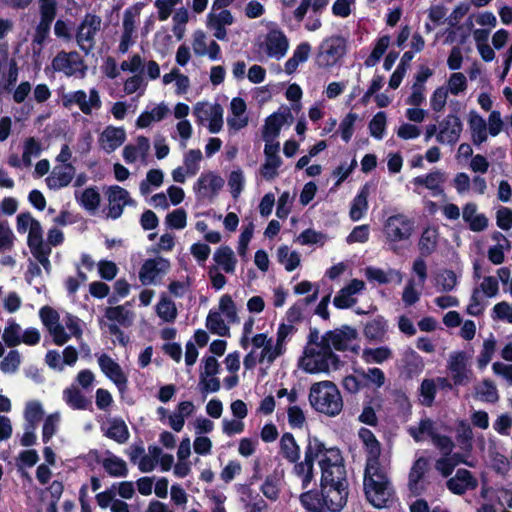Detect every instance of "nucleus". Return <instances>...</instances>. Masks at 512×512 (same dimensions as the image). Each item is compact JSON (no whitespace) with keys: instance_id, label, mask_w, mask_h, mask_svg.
<instances>
[{"instance_id":"f257e3e1","label":"nucleus","mask_w":512,"mask_h":512,"mask_svg":"<svg viewBox=\"0 0 512 512\" xmlns=\"http://www.w3.org/2000/svg\"><path fill=\"white\" fill-rule=\"evenodd\" d=\"M339 357L320 338L310 341L300 359V367L308 373H329L340 367Z\"/></svg>"},{"instance_id":"f03ea898","label":"nucleus","mask_w":512,"mask_h":512,"mask_svg":"<svg viewBox=\"0 0 512 512\" xmlns=\"http://www.w3.org/2000/svg\"><path fill=\"white\" fill-rule=\"evenodd\" d=\"M364 490L368 501L375 507L385 506L391 496V485L380 464H366Z\"/></svg>"},{"instance_id":"7ed1b4c3","label":"nucleus","mask_w":512,"mask_h":512,"mask_svg":"<svg viewBox=\"0 0 512 512\" xmlns=\"http://www.w3.org/2000/svg\"><path fill=\"white\" fill-rule=\"evenodd\" d=\"M311 406L328 416L338 415L343 408V400L337 386L331 381L312 384L309 392Z\"/></svg>"},{"instance_id":"20e7f679","label":"nucleus","mask_w":512,"mask_h":512,"mask_svg":"<svg viewBox=\"0 0 512 512\" xmlns=\"http://www.w3.org/2000/svg\"><path fill=\"white\" fill-rule=\"evenodd\" d=\"M415 231V221L404 213L389 216L383 225V233L390 249L397 252V243L410 239Z\"/></svg>"},{"instance_id":"39448f33","label":"nucleus","mask_w":512,"mask_h":512,"mask_svg":"<svg viewBox=\"0 0 512 512\" xmlns=\"http://www.w3.org/2000/svg\"><path fill=\"white\" fill-rule=\"evenodd\" d=\"M498 294V279L494 276H484L480 283L472 290L469 304L466 307L467 314L471 316L482 315L487 306V302L484 301V297L494 298Z\"/></svg>"},{"instance_id":"423d86ee","label":"nucleus","mask_w":512,"mask_h":512,"mask_svg":"<svg viewBox=\"0 0 512 512\" xmlns=\"http://www.w3.org/2000/svg\"><path fill=\"white\" fill-rule=\"evenodd\" d=\"M193 115L198 125L205 126L210 133H218L224 124V110L218 103L198 102L193 107Z\"/></svg>"},{"instance_id":"0eeeda50","label":"nucleus","mask_w":512,"mask_h":512,"mask_svg":"<svg viewBox=\"0 0 512 512\" xmlns=\"http://www.w3.org/2000/svg\"><path fill=\"white\" fill-rule=\"evenodd\" d=\"M346 53V40L341 36H331L320 44L315 63L319 68L336 65Z\"/></svg>"},{"instance_id":"6e6552de","label":"nucleus","mask_w":512,"mask_h":512,"mask_svg":"<svg viewBox=\"0 0 512 512\" xmlns=\"http://www.w3.org/2000/svg\"><path fill=\"white\" fill-rule=\"evenodd\" d=\"M60 101L64 108L71 109L73 106H78L82 113L91 115L93 109H100L102 102L97 89L92 88L89 90V96L84 90H77L73 92H62L60 94Z\"/></svg>"},{"instance_id":"1a4fd4ad","label":"nucleus","mask_w":512,"mask_h":512,"mask_svg":"<svg viewBox=\"0 0 512 512\" xmlns=\"http://www.w3.org/2000/svg\"><path fill=\"white\" fill-rule=\"evenodd\" d=\"M437 142L442 145H455L462 134L463 122L456 113H449L439 122Z\"/></svg>"},{"instance_id":"9d476101","label":"nucleus","mask_w":512,"mask_h":512,"mask_svg":"<svg viewBox=\"0 0 512 512\" xmlns=\"http://www.w3.org/2000/svg\"><path fill=\"white\" fill-rule=\"evenodd\" d=\"M348 484H321V501L325 511L339 512L346 504Z\"/></svg>"},{"instance_id":"9b49d317","label":"nucleus","mask_w":512,"mask_h":512,"mask_svg":"<svg viewBox=\"0 0 512 512\" xmlns=\"http://www.w3.org/2000/svg\"><path fill=\"white\" fill-rule=\"evenodd\" d=\"M467 366L468 358L465 352L458 351L450 354L447 368L455 385H466L470 382L472 371Z\"/></svg>"},{"instance_id":"f8f14e48","label":"nucleus","mask_w":512,"mask_h":512,"mask_svg":"<svg viewBox=\"0 0 512 512\" xmlns=\"http://www.w3.org/2000/svg\"><path fill=\"white\" fill-rule=\"evenodd\" d=\"M316 443H308L304 460L294 466V473L301 480L302 488H307L313 480V463L317 459L320 450Z\"/></svg>"},{"instance_id":"ddd939ff","label":"nucleus","mask_w":512,"mask_h":512,"mask_svg":"<svg viewBox=\"0 0 512 512\" xmlns=\"http://www.w3.org/2000/svg\"><path fill=\"white\" fill-rule=\"evenodd\" d=\"M357 337V331L350 326H343L340 329L328 331L321 336V339L332 350L344 351Z\"/></svg>"},{"instance_id":"4468645a","label":"nucleus","mask_w":512,"mask_h":512,"mask_svg":"<svg viewBox=\"0 0 512 512\" xmlns=\"http://www.w3.org/2000/svg\"><path fill=\"white\" fill-rule=\"evenodd\" d=\"M107 198V217L111 219H118L122 215L124 207L132 202L129 192L118 185H113L108 188Z\"/></svg>"},{"instance_id":"2eb2a0df","label":"nucleus","mask_w":512,"mask_h":512,"mask_svg":"<svg viewBox=\"0 0 512 512\" xmlns=\"http://www.w3.org/2000/svg\"><path fill=\"white\" fill-rule=\"evenodd\" d=\"M98 364L101 371L118 387L120 391L126 388L128 378L121 366L109 355L102 354L98 357Z\"/></svg>"},{"instance_id":"dca6fc26","label":"nucleus","mask_w":512,"mask_h":512,"mask_svg":"<svg viewBox=\"0 0 512 512\" xmlns=\"http://www.w3.org/2000/svg\"><path fill=\"white\" fill-rule=\"evenodd\" d=\"M249 117L245 101L235 97L230 102V114L227 117V125L231 131H239L248 125Z\"/></svg>"},{"instance_id":"f3484780","label":"nucleus","mask_w":512,"mask_h":512,"mask_svg":"<svg viewBox=\"0 0 512 512\" xmlns=\"http://www.w3.org/2000/svg\"><path fill=\"white\" fill-rule=\"evenodd\" d=\"M83 66V60L78 52H59L52 60V67L55 71L64 72L67 76H71L79 71Z\"/></svg>"},{"instance_id":"a211bd4d","label":"nucleus","mask_w":512,"mask_h":512,"mask_svg":"<svg viewBox=\"0 0 512 512\" xmlns=\"http://www.w3.org/2000/svg\"><path fill=\"white\" fill-rule=\"evenodd\" d=\"M446 181V175L441 170H434L426 175L417 176L412 180L416 188L425 187L432 196L444 195L443 184Z\"/></svg>"},{"instance_id":"6ab92c4d","label":"nucleus","mask_w":512,"mask_h":512,"mask_svg":"<svg viewBox=\"0 0 512 512\" xmlns=\"http://www.w3.org/2000/svg\"><path fill=\"white\" fill-rule=\"evenodd\" d=\"M148 254H154L153 258L147 259L141 266L139 271V279L143 285H148L154 281L156 276L160 273V242L152 245L147 249Z\"/></svg>"},{"instance_id":"aec40b11","label":"nucleus","mask_w":512,"mask_h":512,"mask_svg":"<svg viewBox=\"0 0 512 512\" xmlns=\"http://www.w3.org/2000/svg\"><path fill=\"white\" fill-rule=\"evenodd\" d=\"M234 17L229 10L223 9L220 12H211L207 16V27L213 31L218 40H225L227 37L226 26L232 25Z\"/></svg>"},{"instance_id":"412c9836","label":"nucleus","mask_w":512,"mask_h":512,"mask_svg":"<svg viewBox=\"0 0 512 512\" xmlns=\"http://www.w3.org/2000/svg\"><path fill=\"white\" fill-rule=\"evenodd\" d=\"M478 486L477 479L466 469H458L456 474L447 481V488L454 494L462 495Z\"/></svg>"},{"instance_id":"4be33fe9","label":"nucleus","mask_w":512,"mask_h":512,"mask_svg":"<svg viewBox=\"0 0 512 512\" xmlns=\"http://www.w3.org/2000/svg\"><path fill=\"white\" fill-rule=\"evenodd\" d=\"M267 54L276 59L284 57L289 48V41L280 30H271L265 40Z\"/></svg>"},{"instance_id":"5701e85b","label":"nucleus","mask_w":512,"mask_h":512,"mask_svg":"<svg viewBox=\"0 0 512 512\" xmlns=\"http://www.w3.org/2000/svg\"><path fill=\"white\" fill-rule=\"evenodd\" d=\"M224 180L221 176L208 172L206 174H202L197 180L195 190L202 197H214L223 187Z\"/></svg>"},{"instance_id":"b1692460","label":"nucleus","mask_w":512,"mask_h":512,"mask_svg":"<svg viewBox=\"0 0 512 512\" xmlns=\"http://www.w3.org/2000/svg\"><path fill=\"white\" fill-rule=\"evenodd\" d=\"M74 174L75 167L72 164L56 166L46 179L47 186L54 190L64 188L71 183Z\"/></svg>"},{"instance_id":"393cba45","label":"nucleus","mask_w":512,"mask_h":512,"mask_svg":"<svg viewBox=\"0 0 512 512\" xmlns=\"http://www.w3.org/2000/svg\"><path fill=\"white\" fill-rule=\"evenodd\" d=\"M309 443H316L319 446L318 449L320 451L317 453L319 455L317 456L316 460H318L321 470L326 468H333V466L344 463L339 449L334 447L326 448L325 445L318 439L310 440Z\"/></svg>"},{"instance_id":"a878e982","label":"nucleus","mask_w":512,"mask_h":512,"mask_svg":"<svg viewBox=\"0 0 512 512\" xmlns=\"http://www.w3.org/2000/svg\"><path fill=\"white\" fill-rule=\"evenodd\" d=\"M468 125L471 133V141L474 145L480 146L487 141V122L476 111H470Z\"/></svg>"},{"instance_id":"bb28decb","label":"nucleus","mask_w":512,"mask_h":512,"mask_svg":"<svg viewBox=\"0 0 512 512\" xmlns=\"http://www.w3.org/2000/svg\"><path fill=\"white\" fill-rule=\"evenodd\" d=\"M126 139L125 130L121 127H107L100 136L101 147L111 153L120 147Z\"/></svg>"},{"instance_id":"cd10ccee","label":"nucleus","mask_w":512,"mask_h":512,"mask_svg":"<svg viewBox=\"0 0 512 512\" xmlns=\"http://www.w3.org/2000/svg\"><path fill=\"white\" fill-rule=\"evenodd\" d=\"M462 218L468 224L470 230L481 232L488 226V219L484 214L478 213L475 203H467L463 207Z\"/></svg>"},{"instance_id":"c85d7f7f","label":"nucleus","mask_w":512,"mask_h":512,"mask_svg":"<svg viewBox=\"0 0 512 512\" xmlns=\"http://www.w3.org/2000/svg\"><path fill=\"white\" fill-rule=\"evenodd\" d=\"M150 149V141L145 136H139L137 138V144H128L123 149V158L126 163H134L138 158L142 161H146L148 152Z\"/></svg>"},{"instance_id":"c756f323","label":"nucleus","mask_w":512,"mask_h":512,"mask_svg":"<svg viewBox=\"0 0 512 512\" xmlns=\"http://www.w3.org/2000/svg\"><path fill=\"white\" fill-rule=\"evenodd\" d=\"M215 267L222 269L225 273L233 274L236 270L237 259L234 251L228 246L219 247L213 254Z\"/></svg>"},{"instance_id":"7c9ffc66","label":"nucleus","mask_w":512,"mask_h":512,"mask_svg":"<svg viewBox=\"0 0 512 512\" xmlns=\"http://www.w3.org/2000/svg\"><path fill=\"white\" fill-rule=\"evenodd\" d=\"M280 454L290 463H296L300 458V447L291 433H284L281 436Z\"/></svg>"},{"instance_id":"2f4dec72","label":"nucleus","mask_w":512,"mask_h":512,"mask_svg":"<svg viewBox=\"0 0 512 512\" xmlns=\"http://www.w3.org/2000/svg\"><path fill=\"white\" fill-rule=\"evenodd\" d=\"M311 53V45L308 42L300 43L293 51L292 57H290L285 63V72L289 75L293 74L298 66L306 62Z\"/></svg>"},{"instance_id":"473e14b6","label":"nucleus","mask_w":512,"mask_h":512,"mask_svg":"<svg viewBox=\"0 0 512 512\" xmlns=\"http://www.w3.org/2000/svg\"><path fill=\"white\" fill-rule=\"evenodd\" d=\"M475 397L490 404L497 403L500 398L496 384L490 379H483L475 386Z\"/></svg>"},{"instance_id":"72a5a7b5","label":"nucleus","mask_w":512,"mask_h":512,"mask_svg":"<svg viewBox=\"0 0 512 512\" xmlns=\"http://www.w3.org/2000/svg\"><path fill=\"white\" fill-rule=\"evenodd\" d=\"M429 468V459L426 457H419L411 467L409 473V487L413 492L418 493L420 490V482Z\"/></svg>"},{"instance_id":"f704fd0d","label":"nucleus","mask_w":512,"mask_h":512,"mask_svg":"<svg viewBox=\"0 0 512 512\" xmlns=\"http://www.w3.org/2000/svg\"><path fill=\"white\" fill-rule=\"evenodd\" d=\"M105 317L128 328L133 324L134 314L127 310L124 305L110 306L106 308Z\"/></svg>"},{"instance_id":"c9c22d12","label":"nucleus","mask_w":512,"mask_h":512,"mask_svg":"<svg viewBox=\"0 0 512 512\" xmlns=\"http://www.w3.org/2000/svg\"><path fill=\"white\" fill-rule=\"evenodd\" d=\"M285 121V116L282 114L274 113L269 116L262 130L263 139L268 141L276 140Z\"/></svg>"},{"instance_id":"e433bc0d","label":"nucleus","mask_w":512,"mask_h":512,"mask_svg":"<svg viewBox=\"0 0 512 512\" xmlns=\"http://www.w3.org/2000/svg\"><path fill=\"white\" fill-rule=\"evenodd\" d=\"M408 431L416 442L423 441L425 437L432 440L437 434L435 423L429 418L422 419L417 426L410 427Z\"/></svg>"},{"instance_id":"4c0bfd02","label":"nucleus","mask_w":512,"mask_h":512,"mask_svg":"<svg viewBox=\"0 0 512 512\" xmlns=\"http://www.w3.org/2000/svg\"><path fill=\"white\" fill-rule=\"evenodd\" d=\"M75 198L78 203L87 211L94 212L98 209L101 201L100 194L96 187H88L78 196L75 192Z\"/></svg>"},{"instance_id":"58836bf2","label":"nucleus","mask_w":512,"mask_h":512,"mask_svg":"<svg viewBox=\"0 0 512 512\" xmlns=\"http://www.w3.org/2000/svg\"><path fill=\"white\" fill-rule=\"evenodd\" d=\"M438 233L434 228H426L419 239L418 247L422 256L431 255L437 247Z\"/></svg>"},{"instance_id":"ea45409f","label":"nucleus","mask_w":512,"mask_h":512,"mask_svg":"<svg viewBox=\"0 0 512 512\" xmlns=\"http://www.w3.org/2000/svg\"><path fill=\"white\" fill-rule=\"evenodd\" d=\"M321 484H347L346 479V470L344 463L340 465L333 466V468H326L321 470Z\"/></svg>"},{"instance_id":"a19ab883","label":"nucleus","mask_w":512,"mask_h":512,"mask_svg":"<svg viewBox=\"0 0 512 512\" xmlns=\"http://www.w3.org/2000/svg\"><path fill=\"white\" fill-rule=\"evenodd\" d=\"M278 261L289 272L295 270L301 262L300 254L297 251H292L288 246H281L277 250Z\"/></svg>"},{"instance_id":"79ce46f5","label":"nucleus","mask_w":512,"mask_h":512,"mask_svg":"<svg viewBox=\"0 0 512 512\" xmlns=\"http://www.w3.org/2000/svg\"><path fill=\"white\" fill-rule=\"evenodd\" d=\"M206 327L211 333L219 336H229L230 334L229 326L225 323L220 312L217 311L209 312L206 319Z\"/></svg>"},{"instance_id":"37998d69","label":"nucleus","mask_w":512,"mask_h":512,"mask_svg":"<svg viewBox=\"0 0 512 512\" xmlns=\"http://www.w3.org/2000/svg\"><path fill=\"white\" fill-rule=\"evenodd\" d=\"M365 274L369 280H373L378 282L379 284H387L393 280L394 277L397 278V283L400 284L402 282V275L395 270L384 271L379 268L369 267L365 270Z\"/></svg>"},{"instance_id":"c03bdc74","label":"nucleus","mask_w":512,"mask_h":512,"mask_svg":"<svg viewBox=\"0 0 512 512\" xmlns=\"http://www.w3.org/2000/svg\"><path fill=\"white\" fill-rule=\"evenodd\" d=\"M368 209V190L363 188L360 193L354 198L350 208V218L353 221L360 220Z\"/></svg>"},{"instance_id":"a18cd8bd","label":"nucleus","mask_w":512,"mask_h":512,"mask_svg":"<svg viewBox=\"0 0 512 512\" xmlns=\"http://www.w3.org/2000/svg\"><path fill=\"white\" fill-rule=\"evenodd\" d=\"M64 395L66 403L72 409L85 410L91 405L90 400L87 399L77 388H67L64 391Z\"/></svg>"},{"instance_id":"49530a36","label":"nucleus","mask_w":512,"mask_h":512,"mask_svg":"<svg viewBox=\"0 0 512 512\" xmlns=\"http://www.w3.org/2000/svg\"><path fill=\"white\" fill-rule=\"evenodd\" d=\"M103 467L112 477H126L128 474L126 462L117 456L105 458Z\"/></svg>"},{"instance_id":"de8ad7c7","label":"nucleus","mask_w":512,"mask_h":512,"mask_svg":"<svg viewBox=\"0 0 512 512\" xmlns=\"http://www.w3.org/2000/svg\"><path fill=\"white\" fill-rule=\"evenodd\" d=\"M392 357V351L387 346L366 348L362 352V358L366 363H382Z\"/></svg>"},{"instance_id":"09e8293b","label":"nucleus","mask_w":512,"mask_h":512,"mask_svg":"<svg viewBox=\"0 0 512 512\" xmlns=\"http://www.w3.org/2000/svg\"><path fill=\"white\" fill-rule=\"evenodd\" d=\"M108 438L122 444L129 438L128 427L121 419H114L105 434Z\"/></svg>"},{"instance_id":"8fccbe9b","label":"nucleus","mask_w":512,"mask_h":512,"mask_svg":"<svg viewBox=\"0 0 512 512\" xmlns=\"http://www.w3.org/2000/svg\"><path fill=\"white\" fill-rule=\"evenodd\" d=\"M44 416L42 405L38 401H29L24 411L25 425L37 427Z\"/></svg>"},{"instance_id":"3c124183","label":"nucleus","mask_w":512,"mask_h":512,"mask_svg":"<svg viewBox=\"0 0 512 512\" xmlns=\"http://www.w3.org/2000/svg\"><path fill=\"white\" fill-rule=\"evenodd\" d=\"M496 351V339L491 334L483 341L482 349L477 358V364L480 369L485 368L492 360Z\"/></svg>"},{"instance_id":"603ef678","label":"nucleus","mask_w":512,"mask_h":512,"mask_svg":"<svg viewBox=\"0 0 512 512\" xmlns=\"http://www.w3.org/2000/svg\"><path fill=\"white\" fill-rule=\"evenodd\" d=\"M2 339L7 347L14 348L21 343V327L14 320L8 322L4 328Z\"/></svg>"},{"instance_id":"864d4df0","label":"nucleus","mask_w":512,"mask_h":512,"mask_svg":"<svg viewBox=\"0 0 512 512\" xmlns=\"http://www.w3.org/2000/svg\"><path fill=\"white\" fill-rule=\"evenodd\" d=\"M219 312L222 313L229 323H238L239 317L236 308V304L232 300V297L228 294H224L219 300Z\"/></svg>"},{"instance_id":"5fc2aeb1","label":"nucleus","mask_w":512,"mask_h":512,"mask_svg":"<svg viewBox=\"0 0 512 512\" xmlns=\"http://www.w3.org/2000/svg\"><path fill=\"white\" fill-rule=\"evenodd\" d=\"M300 501L302 505L309 511L312 512H326L321 501V492L307 491L301 494Z\"/></svg>"},{"instance_id":"6e6d98bb","label":"nucleus","mask_w":512,"mask_h":512,"mask_svg":"<svg viewBox=\"0 0 512 512\" xmlns=\"http://www.w3.org/2000/svg\"><path fill=\"white\" fill-rule=\"evenodd\" d=\"M172 21H173L172 31H173L174 35L176 36V38L178 40H181L184 37L185 31H186V24L189 21L188 10L183 7L178 9L174 13V15L172 17Z\"/></svg>"},{"instance_id":"4d7b16f0","label":"nucleus","mask_w":512,"mask_h":512,"mask_svg":"<svg viewBox=\"0 0 512 512\" xmlns=\"http://www.w3.org/2000/svg\"><path fill=\"white\" fill-rule=\"evenodd\" d=\"M473 430L466 421H460L457 425V441L468 453L472 450Z\"/></svg>"},{"instance_id":"13d9d810","label":"nucleus","mask_w":512,"mask_h":512,"mask_svg":"<svg viewBox=\"0 0 512 512\" xmlns=\"http://www.w3.org/2000/svg\"><path fill=\"white\" fill-rule=\"evenodd\" d=\"M467 85L466 76L461 72H454L449 76L445 88L448 90V93L457 96L466 91Z\"/></svg>"},{"instance_id":"bf43d9fd","label":"nucleus","mask_w":512,"mask_h":512,"mask_svg":"<svg viewBox=\"0 0 512 512\" xmlns=\"http://www.w3.org/2000/svg\"><path fill=\"white\" fill-rule=\"evenodd\" d=\"M386 328V322L382 318L374 319L366 324L364 334L369 339L382 340L386 333Z\"/></svg>"},{"instance_id":"052dcab7","label":"nucleus","mask_w":512,"mask_h":512,"mask_svg":"<svg viewBox=\"0 0 512 512\" xmlns=\"http://www.w3.org/2000/svg\"><path fill=\"white\" fill-rule=\"evenodd\" d=\"M457 283V276L452 270H444L436 278V286L441 292L452 291Z\"/></svg>"},{"instance_id":"680f3d73","label":"nucleus","mask_w":512,"mask_h":512,"mask_svg":"<svg viewBox=\"0 0 512 512\" xmlns=\"http://www.w3.org/2000/svg\"><path fill=\"white\" fill-rule=\"evenodd\" d=\"M421 403L427 407L432 406L436 395V382L434 379H424L420 385Z\"/></svg>"},{"instance_id":"e2e57ef3","label":"nucleus","mask_w":512,"mask_h":512,"mask_svg":"<svg viewBox=\"0 0 512 512\" xmlns=\"http://www.w3.org/2000/svg\"><path fill=\"white\" fill-rule=\"evenodd\" d=\"M390 44V37L385 35L378 39L374 49L372 50L370 56L366 59L365 65L367 67L374 66L380 58L383 56L385 51L387 50Z\"/></svg>"},{"instance_id":"0e129e2a","label":"nucleus","mask_w":512,"mask_h":512,"mask_svg":"<svg viewBox=\"0 0 512 512\" xmlns=\"http://www.w3.org/2000/svg\"><path fill=\"white\" fill-rule=\"evenodd\" d=\"M282 164L280 157H265V162L260 168V174L266 180H272L278 175V169Z\"/></svg>"},{"instance_id":"69168bd1","label":"nucleus","mask_w":512,"mask_h":512,"mask_svg":"<svg viewBox=\"0 0 512 512\" xmlns=\"http://www.w3.org/2000/svg\"><path fill=\"white\" fill-rule=\"evenodd\" d=\"M282 354H284V351L270 339L268 344L261 349L258 361L259 363L272 364Z\"/></svg>"},{"instance_id":"338daca9","label":"nucleus","mask_w":512,"mask_h":512,"mask_svg":"<svg viewBox=\"0 0 512 512\" xmlns=\"http://www.w3.org/2000/svg\"><path fill=\"white\" fill-rule=\"evenodd\" d=\"M20 363V353L17 350H10L3 360L0 361V370L3 373H14L18 370Z\"/></svg>"},{"instance_id":"774afa93","label":"nucleus","mask_w":512,"mask_h":512,"mask_svg":"<svg viewBox=\"0 0 512 512\" xmlns=\"http://www.w3.org/2000/svg\"><path fill=\"white\" fill-rule=\"evenodd\" d=\"M491 316L493 320L505 321L512 324V303L501 301L495 304Z\"/></svg>"}]
</instances>
